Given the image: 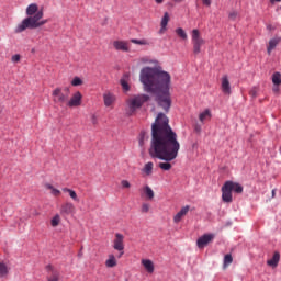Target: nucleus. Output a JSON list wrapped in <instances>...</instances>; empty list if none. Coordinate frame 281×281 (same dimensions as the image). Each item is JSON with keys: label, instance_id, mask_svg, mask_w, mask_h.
Masks as SVG:
<instances>
[{"label": "nucleus", "instance_id": "obj_1", "mask_svg": "<svg viewBox=\"0 0 281 281\" xmlns=\"http://www.w3.org/2000/svg\"><path fill=\"white\" fill-rule=\"evenodd\" d=\"M181 144L179 143L177 132L170 126V119L164 112L157 114L151 124V140L148 149L151 159H160L158 168L160 170H171L172 164L179 157Z\"/></svg>", "mask_w": 281, "mask_h": 281}, {"label": "nucleus", "instance_id": "obj_2", "mask_svg": "<svg viewBox=\"0 0 281 281\" xmlns=\"http://www.w3.org/2000/svg\"><path fill=\"white\" fill-rule=\"evenodd\" d=\"M139 80L146 93L155 94V102L165 113H170L172 95L170 85L172 77L170 72L161 70V67H144L140 70Z\"/></svg>", "mask_w": 281, "mask_h": 281}, {"label": "nucleus", "instance_id": "obj_3", "mask_svg": "<svg viewBox=\"0 0 281 281\" xmlns=\"http://www.w3.org/2000/svg\"><path fill=\"white\" fill-rule=\"evenodd\" d=\"M43 19V10H40L35 15L33 16H26L18 26L15 27L14 32L15 34H21V32H25V30H36L38 27H43L45 23H47V20Z\"/></svg>", "mask_w": 281, "mask_h": 281}, {"label": "nucleus", "instance_id": "obj_4", "mask_svg": "<svg viewBox=\"0 0 281 281\" xmlns=\"http://www.w3.org/2000/svg\"><path fill=\"white\" fill-rule=\"evenodd\" d=\"M243 184L227 180L222 186V201L224 203H232L234 201L232 193L234 192L235 194H243Z\"/></svg>", "mask_w": 281, "mask_h": 281}, {"label": "nucleus", "instance_id": "obj_5", "mask_svg": "<svg viewBox=\"0 0 281 281\" xmlns=\"http://www.w3.org/2000/svg\"><path fill=\"white\" fill-rule=\"evenodd\" d=\"M150 100V95L148 94H138L135 95L130 102L131 111H137V109H142L146 102Z\"/></svg>", "mask_w": 281, "mask_h": 281}, {"label": "nucleus", "instance_id": "obj_6", "mask_svg": "<svg viewBox=\"0 0 281 281\" xmlns=\"http://www.w3.org/2000/svg\"><path fill=\"white\" fill-rule=\"evenodd\" d=\"M192 43H193V53L195 55L201 54V45H203L205 41L201 38V33L196 29L192 31Z\"/></svg>", "mask_w": 281, "mask_h": 281}, {"label": "nucleus", "instance_id": "obj_7", "mask_svg": "<svg viewBox=\"0 0 281 281\" xmlns=\"http://www.w3.org/2000/svg\"><path fill=\"white\" fill-rule=\"evenodd\" d=\"M52 95L53 98H55L54 102H56L57 104H65V102L69 100L68 94L63 92V88H56L55 90H53Z\"/></svg>", "mask_w": 281, "mask_h": 281}, {"label": "nucleus", "instance_id": "obj_8", "mask_svg": "<svg viewBox=\"0 0 281 281\" xmlns=\"http://www.w3.org/2000/svg\"><path fill=\"white\" fill-rule=\"evenodd\" d=\"M214 240V234H204L196 239L198 249H205Z\"/></svg>", "mask_w": 281, "mask_h": 281}, {"label": "nucleus", "instance_id": "obj_9", "mask_svg": "<svg viewBox=\"0 0 281 281\" xmlns=\"http://www.w3.org/2000/svg\"><path fill=\"white\" fill-rule=\"evenodd\" d=\"M113 248L116 251H121L119 258H122L124 256V235L116 233Z\"/></svg>", "mask_w": 281, "mask_h": 281}, {"label": "nucleus", "instance_id": "obj_10", "mask_svg": "<svg viewBox=\"0 0 281 281\" xmlns=\"http://www.w3.org/2000/svg\"><path fill=\"white\" fill-rule=\"evenodd\" d=\"M82 104V93L77 91L68 101L67 106L74 109V106H80Z\"/></svg>", "mask_w": 281, "mask_h": 281}, {"label": "nucleus", "instance_id": "obj_11", "mask_svg": "<svg viewBox=\"0 0 281 281\" xmlns=\"http://www.w3.org/2000/svg\"><path fill=\"white\" fill-rule=\"evenodd\" d=\"M75 211L76 206H74V203L71 202H66L60 207V214L63 216H69V214H74Z\"/></svg>", "mask_w": 281, "mask_h": 281}, {"label": "nucleus", "instance_id": "obj_12", "mask_svg": "<svg viewBox=\"0 0 281 281\" xmlns=\"http://www.w3.org/2000/svg\"><path fill=\"white\" fill-rule=\"evenodd\" d=\"M280 43H281V37L280 36H274V37H272L270 41H269V44H268V46H267V54L269 55V56H271V52L273 50V49H276L277 47H278V45H280Z\"/></svg>", "mask_w": 281, "mask_h": 281}, {"label": "nucleus", "instance_id": "obj_13", "mask_svg": "<svg viewBox=\"0 0 281 281\" xmlns=\"http://www.w3.org/2000/svg\"><path fill=\"white\" fill-rule=\"evenodd\" d=\"M222 91L226 95H229V93H232V86L229 85V79L227 78V76H224L222 78Z\"/></svg>", "mask_w": 281, "mask_h": 281}, {"label": "nucleus", "instance_id": "obj_14", "mask_svg": "<svg viewBox=\"0 0 281 281\" xmlns=\"http://www.w3.org/2000/svg\"><path fill=\"white\" fill-rule=\"evenodd\" d=\"M47 271H50V277H47V281H58L60 280V273L52 267V265L46 266Z\"/></svg>", "mask_w": 281, "mask_h": 281}, {"label": "nucleus", "instance_id": "obj_15", "mask_svg": "<svg viewBox=\"0 0 281 281\" xmlns=\"http://www.w3.org/2000/svg\"><path fill=\"white\" fill-rule=\"evenodd\" d=\"M188 212H190V206H183L173 217V221L176 223H180L181 218H183V216H186V214H188Z\"/></svg>", "mask_w": 281, "mask_h": 281}, {"label": "nucleus", "instance_id": "obj_16", "mask_svg": "<svg viewBox=\"0 0 281 281\" xmlns=\"http://www.w3.org/2000/svg\"><path fill=\"white\" fill-rule=\"evenodd\" d=\"M38 12H41V10H38V4L36 3H31L26 8V16H35V14H38Z\"/></svg>", "mask_w": 281, "mask_h": 281}, {"label": "nucleus", "instance_id": "obj_17", "mask_svg": "<svg viewBox=\"0 0 281 281\" xmlns=\"http://www.w3.org/2000/svg\"><path fill=\"white\" fill-rule=\"evenodd\" d=\"M113 45L117 52H128V46L126 45V42L114 41Z\"/></svg>", "mask_w": 281, "mask_h": 281}, {"label": "nucleus", "instance_id": "obj_18", "mask_svg": "<svg viewBox=\"0 0 281 281\" xmlns=\"http://www.w3.org/2000/svg\"><path fill=\"white\" fill-rule=\"evenodd\" d=\"M142 265L146 269V271H148V273H153L155 271V265L150 259H143Z\"/></svg>", "mask_w": 281, "mask_h": 281}, {"label": "nucleus", "instance_id": "obj_19", "mask_svg": "<svg viewBox=\"0 0 281 281\" xmlns=\"http://www.w3.org/2000/svg\"><path fill=\"white\" fill-rule=\"evenodd\" d=\"M280 262V252L276 251L270 260L267 261L268 267H278Z\"/></svg>", "mask_w": 281, "mask_h": 281}, {"label": "nucleus", "instance_id": "obj_20", "mask_svg": "<svg viewBox=\"0 0 281 281\" xmlns=\"http://www.w3.org/2000/svg\"><path fill=\"white\" fill-rule=\"evenodd\" d=\"M103 100H104V104L106 106H111V104H113L115 102V95H113V93H111V92L104 93Z\"/></svg>", "mask_w": 281, "mask_h": 281}, {"label": "nucleus", "instance_id": "obj_21", "mask_svg": "<svg viewBox=\"0 0 281 281\" xmlns=\"http://www.w3.org/2000/svg\"><path fill=\"white\" fill-rule=\"evenodd\" d=\"M168 21H170V14H168V12H165L162 19H161V22H160V33L161 32H165L166 27L168 26Z\"/></svg>", "mask_w": 281, "mask_h": 281}, {"label": "nucleus", "instance_id": "obj_22", "mask_svg": "<svg viewBox=\"0 0 281 281\" xmlns=\"http://www.w3.org/2000/svg\"><path fill=\"white\" fill-rule=\"evenodd\" d=\"M146 139H148V132L142 131L139 133V138H138V145L140 146V148H144V142H146Z\"/></svg>", "mask_w": 281, "mask_h": 281}, {"label": "nucleus", "instance_id": "obj_23", "mask_svg": "<svg viewBox=\"0 0 281 281\" xmlns=\"http://www.w3.org/2000/svg\"><path fill=\"white\" fill-rule=\"evenodd\" d=\"M154 166L155 165L153 164V161L145 164V166L143 168V172H145V175H147V177H150V175H153Z\"/></svg>", "mask_w": 281, "mask_h": 281}, {"label": "nucleus", "instance_id": "obj_24", "mask_svg": "<svg viewBox=\"0 0 281 281\" xmlns=\"http://www.w3.org/2000/svg\"><path fill=\"white\" fill-rule=\"evenodd\" d=\"M105 266L109 268L117 267V260L114 255H109V259L105 261Z\"/></svg>", "mask_w": 281, "mask_h": 281}, {"label": "nucleus", "instance_id": "obj_25", "mask_svg": "<svg viewBox=\"0 0 281 281\" xmlns=\"http://www.w3.org/2000/svg\"><path fill=\"white\" fill-rule=\"evenodd\" d=\"M63 192H68L70 199H72V201H77V203L80 201V199H78V194L76 193V191L69 189V188H64Z\"/></svg>", "mask_w": 281, "mask_h": 281}, {"label": "nucleus", "instance_id": "obj_26", "mask_svg": "<svg viewBox=\"0 0 281 281\" xmlns=\"http://www.w3.org/2000/svg\"><path fill=\"white\" fill-rule=\"evenodd\" d=\"M232 262H234V258L232 257V254L225 255L224 262H223L224 269H227V267H229V265H232Z\"/></svg>", "mask_w": 281, "mask_h": 281}, {"label": "nucleus", "instance_id": "obj_27", "mask_svg": "<svg viewBox=\"0 0 281 281\" xmlns=\"http://www.w3.org/2000/svg\"><path fill=\"white\" fill-rule=\"evenodd\" d=\"M207 117L209 119L212 117V112H210V110L206 109L205 111L200 113L199 120H200V122L204 123L205 120H207Z\"/></svg>", "mask_w": 281, "mask_h": 281}, {"label": "nucleus", "instance_id": "obj_28", "mask_svg": "<svg viewBox=\"0 0 281 281\" xmlns=\"http://www.w3.org/2000/svg\"><path fill=\"white\" fill-rule=\"evenodd\" d=\"M176 34L182 38V41H187L188 40V34L186 33V31L182 27H178L176 29Z\"/></svg>", "mask_w": 281, "mask_h": 281}, {"label": "nucleus", "instance_id": "obj_29", "mask_svg": "<svg viewBox=\"0 0 281 281\" xmlns=\"http://www.w3.org/2000/svg\"><path fill=\"white\" fill-rule=\"evenodd\" d=\"M8 273H9L8 266H5V263L3 262H0V278H5Z\"/></svg>", "mask_w": 281, "mask_h": 281}, {"label": "nucleus", "instance_id": "obj_30", "mask_svg": "<svg viewBox=\"0 0 281 281\" xmlns=\"http://www.w3.org/2000/svg\"><path fill=\"white\" fill-rule=\"evenodd\" d=\"M144 192L148 199H155V191L149 186L144 188Z\"/></svg>", "mask_w": 281, "mask_h": 281}, {"label": "nucleus", "instance_id": "obj_31", "mask_svg": "<svg viewBox=\"0 0 281 281\" xmlns=\"http://www.w3.org/2000/svg\"><path fill=\"white\" fill-rule=\"evenodd\" d=\"M272 82L273 85H276L277 87H279V85H281V74L280 72H274L272 75Z\"/></svg>", "mask_w": 281, "mask_h": 281}, {"label": "nucleus", "instance_id": "obj_32", "mask_svg": "<svg viewBox=\"0 0 281 281\" xmlns=\"http://www.w3.org/2000/svg\"><path fill=\"white\" fill-rule=\"evenodd\" d=\"M45 188H47V190H52V194H53L54 196H59L60 190L54 188V186H52V184H49V183H46V184H45Z\"/></svg>", "mask_w": 281, "mask_h": 281}, {"label": "nucleus", "instance_id": "obj_33", "mask_svg": "<svg viewBox=\"0 0 281 281\" xmlns=\"http://www.w3.org/2000/svg\"><path fill=\"white\" fill-rule=\"evenodd\" d=\"M60 224V215L56 214L52 220H50V225L52 227H58Z\"/></svg>", "mask_w": 281, "mask_h": 281}, {"label": "nucleus", "instance_id": "obj_34", "mask_svg": "<svg viewBox=\"0 0 281 281\" xmlns=\"http://www.w3.org/2000/svg\"><path fill=\"white\" fill-rule=\"evenodd\" d=\"M72 87H80L82 85V79L80 77H75L71 81Z\"/></svg>", "mask_w": 281, "mask_h": 281}, {"label": "nucleus", "instance_id": "obj_35", "mask_svg": "<svg viewBox=\"0 0 281 281\" xmlns=\"http://www.w3.org/2000/svg\"><path fill=\"white\" fill-rule=\"evenodd\" d=\"M120 82H121V86L124 89V91L131 90V86H128V82L126 81V79H121Z\"/></svg>", "mask_w": 281, "mask_h": 281}, {"label": "nucleus", "instance_id": "obj_36", "mask_svg": "<svg viewBox=\"0 0 281 281\" xmlns=\"http://www.w3.org/2000/svg\"><path fill=\"white\" fill-rule=\"evenodd\" d=\"M238 16H239L238 11H232V12L228 14L229 21H236V19H238Z\"/></svg>", "mask_w": 281, "mask_h": 281}, {"label": "nucleus", "instance_id": "obj_37", "mask_svg": "<svg viewBox=\"0 0 281 281\" xmlns=\"http://www.w3.org/2000/svg\"><path fill=\"white\" fill-rule=\"evenodd\" d=\"M131 43H134V45H146V40L133 38L131 40Z\"/></svg>", "mask_w": 281, "mask_h": 281}, {"label": "nucleus", "instance_id": "obj_38", "mask_svg": "<svg viewBox=\"0 0 281 281\" xmlns=\"http://www.w3.org/2000/svg\"><path fill=\"white\" fill-rule=\"evenodd\" d=\"M149 210H150V205H148L147 203H144V204L142 205V212H143L144 214L148 213Z\"/></svg>", "mask_w": 281, "mask_h": 281}, {"label": "nucleus", "instance_id": "obj_39", "mask_svg": "<svg viewBox=\"0 0 281 281\" xmlns=\"http://www.w3.org/2000/svg\"><path fill=\"white\" fill-rule=\"evenodd\" d=\"M11 60H12V63H20V60H21V55H19V54L13 55V56L11 57Z\"/></svg>", "mask_w": 281, "mask_h": 281}, {"label": "nucleus", "instance_id": "obj_40", "mask_svg": "<svg viewBox=\"0 0 281 281\" xmlns=\"http://www.w3.org/2000/svg\"><path fill=\"white\" fill-rule=\"evenodd\" d=\"M121 186L122 188H131V182H128L127 180H122Z\"/></svg>", "mask_w": 281, "mask_h": 281}, {"label": "nucleus", "instance_id": "obj_41", "mask_svg": "<svg viewBox=\"0 0 281 281\" xmlns=\"http://www.w3.org/2000/svg\"><path fill=\"white\" fill-rule=\"evenodd\" d=\"M203 5H206L207 8H210V5H212V0H202Z\"/></svg>", "mask_w": 281, "mask_h": 281}, {"label": "nucleus", "instance_id": "obj_42", "mask_svg": "<svg viewBox=\"0 0 281 281\" xmlns=\"http://www.w3.org/2000/svg\"><path fill=\"white\" fill-rule=\"evenodd\" d=\"M91 122L93 125L98 124V117L95 116V114L92 115Z\"/></svg>", "mask_w": 281, "mask_h": 281}, {"label": "nucleus", "instance_id": "obj_43", "mask_svg": "<svg viewBox=\"0 0 281 281\" xmlns=\"http://www.w3.org/2000/svg\"><path fill=\"white\" fill-rule=\"evenodd\" d=\"M63 91H64V93H65L66 95H68V98H69V93H70L69 87H65V88L63 89Z\"/></svg>", "mask_w": 281, "mask_h": 281}, {"label": "nucleus", "instance_id": "obj_44", "mask_svg": "<svg viewBox=\"0 0 281 281\" xmlns=\"http://www.w3.org/2000/svg\"><path fill=\"white\" fill-rule=\"evenodd\" d=\"M194 131H195L196 133H201V126H200V125H195Z\"/></svg>", "mask_w": 281, "mask_h": 281}, {"label": "nucleus", "instance_id": "obj_45", "mask_svg": "<svg viewBox=\"0 0 281 281\" xmlns=\"http://www.w3.org/2000/svg\"><path fill=\"white\" fill-rule=\"evenodd\" d=\"M271 3H280L281 0H270Z\"/></svg>", "mask_w": 281, "mask_h": 281}, {"label": "nucleus", "instance_id": "obj_46", "mask_svg": "<svg viewBox=\"0 0 281 281\" xmlns=\"http://www.w3.org/2000/svg\"><path fill=\"white\" fill-rule=\"evenodd\" d=\"M156 3H164V0H155Z\"/></svg>", "mask_w": 281, "mask_h": 281}, {"label": "nucleus", "instance_id": "obj_47", "mask_svg": "<svg viewBox=\"0 0 281 281\" xmlns=\"http://www.w3.org/2000/svg\"><path fill=\"white\" fill-rule=\"evenodd\" d=\"M267 30H270V31H271V30H273V26L268 25V26H267Z\"/></svg>", "mask_w": 281, "mask_h": 281}, {"label": "nucleus", "instance_id": "obj_48", "mask_svg": "<svg viewBox=\"0 0 281 281\" xmlns=\"http://www.w3.org/2000/svg\"><path fill=\"white\" fill-rule=\"evenodd\" d=\"M272 196H276V189L272 190Z\"/></svg>", "mask_w": 281, "mask_h": 281}, {"label": "nucleus", "instance_id": "obj_49", "mask_svg": "<svg viewBox=\"0 0 281 281\" xmlns=\"http://www.w3.org/2000/svg\"><path fill=\"white\" fill-rule=\"evenodd\" d=\"M176 2H178V3H181V1H183V0H175Z\"/></svg>", "mask_w": 281, "mask_h": 281}, {"label": "nucleus", "instance_id": "obj_50", "mask_svg": "<svg viewBox=\"0 0 281 281\" xmlns=\"http://www.w3.org/2000/svg\"><path fill=\"white\" fill-rule=\"evenodd\" d=\"M0 113H1V109H0Z\"/></svg>", "mask_w": 281, "mask_h": 281}]
</instances>
